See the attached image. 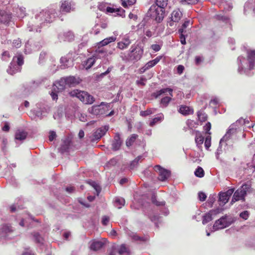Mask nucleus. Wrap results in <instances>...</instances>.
Masks as SVG:
<instances>
[{
    "mask_svg": "<svg viewBox=\"0 0 255 255\" xmlns=\"http://www.w3.org/2000/svg\"><path fill=\"white\" fill-rule=\"evenodd\" d=\"M122 5L125 8H127L133 5L136 2V0H121Z\"/></svg>",
    "mask_w": 255,
    "mask_h": 255,
    "instance_id": "35",
    "label": "nucleus"
},
{
    "mask_svg": "<svg viewBox=\"0 0 255 255\" xmlns=\"http://www.w3.org/2000/svg\"><path fill=\"white\" fill-rule=\"evenodd\" d=\"M33 237L35 241L37 243H42L43 241V238L40 236V235L38 233H35L33 234Z\"/></svg>",
    "mask_w": 255,
    "mask_h": 255,
    "instance_id": "47",
    "label": "nucleus"
},
{
    "mask_svg": "<svg viewBox=\"0 0 255 255\" xmlns=\"http://www.w3.org/2000/svg\"><path fill=\"white\" fill-rule=\"evenodd\" d=\"M166 92H168L170 97L165 96L162 98L160 101L161 107L164 108L166 107L171 101V98L173 97V89L170 88H163L152 94V96L155 98H157L158 97Z\"/></svg>",
    "mask_w": 255,
    "mask_h": 255,
    "instance_id": "4",
    "label": "nucleus"
},
{
    "mask_svg": "<svg viewBox=\"0 0 255 255\" xmlns=\"http://www.w3.org/2000/svg\"><path fill=\"white\" fill-rule=\"evenodd\" d=\"M178 111L183 115H188L193 113V110L192 108L184 105L181 106Z\"/></svg>",
    "mask_w": 255,
    "mask_h": 255,
    "instance_id": "25",
    "label": "nucleus"
},
{
    "mask_svg": "<svg viewBox=\"0 0 255 255\" xmlns=\"http://www.w3.org/2000/svg\"><path fill=\"white\" fill-rule=\"evenodd\" d=\"M56 132L54 131H50L49 132V140L52 141L56 138Z\"/></svg>",
    "mask_w": 255,
    "mask_h": 255,
    "instance_id": "57",
    "label": "nucleus"
},
{
    "mask_svg": "<svg viewBox=\"0 0 255 255\" xmlns=\"http://www.w3.org/2000/svg\"><path fill=\"white\" fill-rule=\"evenodd\" d=\"M108 56V50L103 47L98 46L94 54V57L96 59H102Z\"/></svg>",
    "mask_w": 255,
    "mask_h": 255,
    "instance_id": "17",
    "label": "nucleus"
},
{
    "mask_svg": "<svg viewBox=\"0 0 255 255\" xmlns=\"http://www.w3.org/2000/svg\"><path fill=\"white\" fill-rule=\"evenodd\" d=\"M130 43L128 38H125L122 41L118 43L117 47L121 50L127 48Z\"/></svg>",
    "mask_w": 255,
    "mask_h": 255,
    "instance_id": "27",
    "label": "nucleus"
},
{
    "mask_svg": "<svg viewBox=\"0 0 255 255\" xmlns=\"http://www.w3.org/2000/svg\"><path fill=\"white\" fill-rule=\"evenodd\" d=\"M154 112L152 111V110L151 109H147L146 111H141L140 113V115L141 116L145 117L148 115H150L152 114H153Z\"/></svg>",
    "mask_w": 255,
    "mask_h": 255,
    "instance_id": "46",
    "label": "nucleus"
},
{
    "mask_svg": "<svg viewBox=\"0 0 255 255\" xmlns=\"http://www.w3.org/2000/svg\"><path fill=\"white\" fill-rule=\"evenodd\" d=\"M138 136V135L136 134H131L128 138H127L126 143V145L128 147L131 146L137 138Z\"/></svg>",
    "mask_w": 255,
    "mask_h": 255,
    "instance_id": "30",
    "label": "nucleus"
},
{
    "mask_svg": "<svg viewBox=\"0 0 255 255\" xmlns=\"http://www.w3.org/2000/svg\"><path fill=\"white\" fill-rule=\"evenodd\" d=\"M107 11L109 13H115L117 15H122V13L124 12V10L120 8H114L111 7H107L106 8Z\"/></svg>",
    "mask_w": 255,
    "mask_h": 255,
    "instance_id": "28",
    "label": "nucleus"
},
{
    "mask_svg": "<svg viewBox=\"0 0 255 255\" xmlns=\"http://www.w3.org/2000/svg\"><path fill=\"white\" fill-rule=\"evenodd\" d=\"M23 63V57L21 56L13 58L9 68L7 70V72L10 75H13L15 73L20 71V66Z\"/></svg>",
    "mask_w": 255,
    "mask_h": 255,
    "instance_id": "6",
    "label": "nucleus"
},
{
    "mask_svg": "<svg viewBox=\"0 0 255 255\" xmlns=\"http://www.w3.org/2000/svg\"><path fill=\"white\" fill-rule=\"evenodd\" d=\"M54 86V90H56V88L57 89L58 92L62 91L64 90L67 86L66 81L65 78H61L59 81L56 82Z\"/></svg>",
    "mask_w": 255,
    "mask_h": 255,
    "instance_id": "21",
    "label": "nucleus"
},
{
    "mask_svg": "<svg viewBox=\"0 0 255 255\" xmlns=\"http://www.w3.org/2000/svg\"><path fill=\"white\" fill-rule=\"evenodd\" d=\"M69 147V142L68 141H65L63 143V144L61 146L60 148H59V151L61 153H64V152L66 151Z\"/></svg>",
    "mask_w": 255,
    "mask_h": 255,
    "instance_id": "39",
    "label": "nucleus"
},
{
    "mask_svg": "<svg viewBox=\"0 0 255 255\" xmlns=\"http://www.w3.org/2000/svg\"><path fill=\"white\" fill-rule=\"evenodd\" d=\"M143 54V47L140 43L132 45L125 59L129 61L135 62L139 60Z\"/></svg>",
    "mask_w": 255,
    "mask_h": 255,
    "instance_id": "2",
    "label": "nucleus"
},
{
    "mask_svg": "<svg viewBox=\"0 0 255 255\" xmlns=\"http://www.w3.org/2000/svg\"><path fill=\"white\" fill-rule=\"evenodd\" d=\"M2 231L5 233H9L13 231L12 227L9 225H4L2 227Z\"/></svg>",
    "mask_w": 255,
    "mask_h": 255,
    "instance_id": "43",
    "label": "nucleus"
},
{
    "mask_svg": "<svg viewBox=\"0 0 255 255\" xmlns=\"http://www.w3.org/2000/svg\"><path fill=\"white\" fill-rule=\"evenodd\" d=\"M154 169L158 173V179L161 181H165L170 176V171L162 168L160 165H155Z\"/></svg>",
    "mask_w": 255,
    "mask_h": 255,
    "instance_id": "10",
    "label": "nucleus"
},
{
    "mask_svg": "<svg viewBox=\"0 0 255 255\" xmlns=\"http://www.w3.org/2000/svg\"><path fill=\"white\" fill-rule=\"evenodd\" d=\"M167 2L168 0H156V4L155 5L165 8L167 5Z\"/></svg>",
    "mask_w": 255,
    "mask_h": 255,
    "instance_id": "41",
    "label": "nucleus"
},
{
    "mask_svg": "<svg viewBox=\"0 0 255 255\" xmlns=\"http://www.w3.org/2000/svg\"><path fill=\"white\" fill-rule=\"evenodd\" d=\"M75 9V4L72 1H61L60 10L62 12H70Z\"/></svg>",
    "mask_w": 255,
    "mask_h": 255,
    "instance_id": "9",
    "label": "nucleus"
},
{
    "mask_svg": "<svg viewBox=\"0 0 255 255\" xmlns=\"http://www.w3.org/2000/svg\"><path fill=\"white\" fill-rule=\"evenodd\" d=\"M178 32L180 34V41L182 44H186V40L185 36L183 35L184 31L183 28H180L178 30Z\"/></svg>",
    "mask_w": 255,
    "mask_h": 255,
    "instance_id": "45",
    "label": "nucleus"
},
{
    "mask_svg": "<svg viewBox=\"0 0 255 255\" xmlns=\"http://www.w3.org/2000/svg\"><path fill=\"white\" fill-rule=\"evenodd\" d=\"M165 14V8L159 6L152 5L147 12L146 17H149L157 22H160L163 19Z\"/></svg>",
    "mask_w": 255,
    "mask_h": 255,
    "instance_id": "3",
    "label": "nucleus"
},
{
    "mask_svg": "<svg viewBox=\"0 0 255 255\" xmlns=\"http://www.w3.org/2000/svg\"><path fill=\"white\" fill-rule=\"evenodd\" d=\"M192 134H195V142L198 147L201 146L204 141V137L201 133L197 130L192 131Z\"/></svg>",
    "mask_w": 255,
    "mask_h": 255,
    "instance_id": "24",
    "label": "nucleus"
},
{
    "mask_svg": "<svg viewBox=\"0 0 255 255\" xmlns=\"http://www.w3.org/2000/svg\"><path fill=\"white\" fill-rule=\"evenodd\" d=\"M116 39V37L114 36L109 37L108 38H106L101 41L98 44L100 46H103L108 44L109 43L115 41Z\"/></svg>",
    "mask_w": 255,
    "mask_h": 255,
    "instance_id": "32",
    "label": "nucleus"
},
{
    "mask_svg": "<svg viewBox=\"0 0 255 255\" xmlns=\"http://www.w3.org/2000/svg\"><path fill=\"white\" fill-rule=\"evenodd\" d=\"M214 212H215V211L211 210L203 216L202 220L203 224H206L212 220V214Z\"/></svg>",
    "mask_w": 255,
    "mask_h": 255,
    "instance_id": "29",
    "label": "nucleus"
},
{
    "mask_svg": "<svg viewBox=\"0 0 255 255\" xmlns=\"http://www.w3.org/2000/svg\"><path fill=\"white\" fill-rule=\"evenodd\" d=\"M86 104H92L95 101L94 98L87 92H86V96H85Z\"/></svg>",
    "mask_w": 255,
    "mask_h": 255,
    "instance_id": "42",
    "label": "nucleus"
},
{
    "mask_svg": "<svg viewBox=\"0 0 255 255\" xmlns=\"http://www.w3.org/2000/svg\"><path fill=\"white\" fill-rule=\"evenodd\" d=\"M151 48L155 51H158L161 49V47L158 44H152L151 46Z\"/></svg>",
    "mask_w": 255,
    "mask_h": 255,
    "instance_id": "60",
    "label": "nucleus"
},
{
    "mask_svg": "<svg viewBox=\"0 0 255 255\" xmlns=\"http://www.w3.org/2000/svg\"><path fill=\"white\" fill-rule=\"evenodd\" d=\"M27 132L22 130H17L15 134L16 140H23L27 136Z\"/></svg>",
    "mask_w": 255,
    "mask_h": 255,
    "instance_id": "26",
    "label": "nucleus"
},
{
    "mask_svg": "<svg viewBox=\"0 0 255 255\" xmlns=\"http://www.w3.org/2000/svg\"><path fill=\"white\" fill-rule=\"evenodd\" d=\"M211 138L210 136H208L207 137H206V138L205 139L204 144H205V146L207 150L209 149V147L211 146Z\"/></svg>",
    "mask_w": 255,
    "mask_h": 255,
    "instance_id": "48",
    "label": "nucleus"
},
{
    "mask_svg": "<svg viewBox=\"0 0 255 255\" xmlns=\"http://www.w3.org/2000/svg\"><path fill=\"white\" fill-rule=\"evenodd\" d=\"M249 215V213L248 211H245L240 213V217L245 220H247Z\"/></svg>",
    "mask_w": 255,
    "mask_h": 255,
    "instance_id": "56",
    "label": "nucleus"
},
{
    "mask_svg": "<svg viewBox=\"0 0 255 255\" xmlns=\"http://www.w3.org/2000/svg\"><path fill=\"white\" fill-rule=\"evenodd\" d=\"M128 252V249L125 245H122L119 249V252L120 254L126 253Z\"/></svg>",
    "mask_w": 255,
    "mask_h": 255,
    "instance_id": "54",
    "label": "nucleus"
},
{
    "mask_svg": "<svg viewBox=\"0 0 255 255\" xmlns=\"http://www.w3.org/2000/svg\"><path fill=\"white\" fill-rule=\"evenodd\" d=\"M163 119V115L162 114H160L158 117H155L152 120V121L149 123V126L151 127H153L157 123L162 121Z\"/></svg>",
    "mask_w": 255,
    "mask_h": 255,
    "instance_id": "36",
    "label": "nucleus"
},
{
    "mask_svg": "<svg viewBox=\"0 0 255 255\" xmlns=\"http://www.w3.org/2000/svg\"><path fill=\"white\" fill-rule=\"evenodd\" d=\"M125 204V200L122 197H117L115 200V205L118 209H121Z\"/></svg>",
    "mask_w": 255,
    "mask_h": 255,
    "instance_id": "31",
    "label": "nucleus"
},
{
    "mask_svg": "<svg viewBox=\"0 0 255 255\" xmlns=\"http://www.w3.org/2000/svg\"><path fill=\"white\" fill-rule=\"evenodd\" d=\"M186 124L187 126L191 129L192 128H193L195 125H197V124L194 121L190 120L187 121Z\"/></svg>",
    "mask_w": 255,
    "mask_h": 255,
    "instance_id": "52",
    "label": "nucleus"
},
{
    "mask_svg": "<svg viewBox=\"0 0 255 255\" xmlns=\"http://www.w3.org/2000/svg\"><path fill=\"white\" fill-rule=\"evenodd\" d=\"M146 81V79L143 77H141L140 79L136 81V83L138 85L144 86L145 82Z\"/></svg>",
    "mask_w": 255,
    "mask_h": 255,
    "instance_id": "50",
    "label": "nucleus"
},
{
    "mask_svg": "<svg viewBox=\"0 0 255 255\" xmlns=\"http://www.w3.org/2000/svg\"><path fill=\"white\" fill-rule=\"evenodd\" d=\"M195 175L198 177H203L204 176V171L203 168L201 167H198V168L196 169L195 172Z\"/></svg>",
    "mask_w": 255,
    "mask_h": 255,
    "instance_id": "40",
    "label": "nucleus"
},
{
    "mask_svg": "<svg viewBox=\"0 0 255 255\" xmlns=\"http://www.w3.org/2000/svg\"><path fill=\"white\" fill-rule=\"evenodd\" d=\"M55 14L53 11H42L36 15L34 18L31 19V20L27 24V28L29 31L35 30L36 32H40L38 27H41L45 23H50L53 21L55 18Z\"/></svg>",
    "mask_w": 255,
    "mask_h": 255,
    "instance_id": "1",
    "label": "nucleus"
},
{
    "mask_svg": "<svg viewBox=\"0 0 255 255\" xmlns=\"http://www.w3.org/2000/svg\"><path fill=\"white\" fill-rule=\"evenodd\" d=\"M96 58L94 57H91L88 58L85 63V67L86 69H90L95 63Z\"/></svg>",
    "mask_w": 255,
    "mask_h": 255,
    "instance_id": "33",
    "label": "nucleus"
},
{
    "mask_svg": "<svg viewBox=\"0 0 255 255\" xmlns=\"http://www.w3.org/2000/svg\"><path fill=\"white\" fill-rule=\"evenodd\" d=\"M250 188V186L248 184H245L243 185L240 188H239L234 193L233 199L231 201V204L240 200H245V197L246 196L247 192Z\"/></svg>",
    "mask_w": 255,
    "mask_h": 255,
    "instance_id": "5",
    "label": "nucleus"
},
{
    "mask_svg": "<svg viewBox=\"0 0 255 255\" xmlns=\"http://www.w3.org/2000/svg\"><path fill=\"white\" fill-rule=\"evenodd\" d=\"M150 219L152 222H154L156 223V221L159 220V217L157 215H153L149 217Z\"/></svg>",
    "mask_w": 255,
    "mask_h": 255,
    "instance_id": "61",
    "label": "nucleus"
},
{
    "mask_svg": "<svg viewBox=\"0 0 255 255\" xmlns=\"http://www.w3.org/2000/svg\"><path fill=\"white\" fill-rule=\"evenodd\" d=\"M58 39L61 41H72L74 39V35L72 31L63 32L58 35Z\"/></svg>",
    "mask_w": 255,
    "mask_h": 255,
    "instance_id": "13",
    "label": "nucleus"
},
{
    "mask_svg": "<svg viewBox=\"0 0 255 255\" xmlns=\"http://www.w3.org/2000/svg\"><path fill=\"white\" fill-rule=\"evenodd\" d=\"M246 122L245 120L241 118L239 120L237 121L236 123L234 124L236 125L237 126H238L239 128L240 127V126L245 125L246 124Z\"/></svg>",
    "mask_w": 255,
    "mask_h": 255,
    "instance_id": "55",
    "label": "nucleus"
},
{
    "mask_svg": "<svg viewBox=\"0 0 255 255\" xmlns=\"http://www.w3.org/2000/svg\"><path fill=\"white\" fill-rule=\"evenodd\" d=\"M98 25H96L95 26V27L93 28V32L95 35H97L100 33V28L98 27Z\"/></svg>",
    "mask_w": 255,
    "mask_h": 255,
    "instance_id": "63",
    "label": "nucleus"
},
{
    "mask_svg": "<svg viewBox=\"0 0 255 255\" xmlns=\"http://www.w3.org/2000/svg\"><path fill=\"white\" fill-rule=\"evenodd\" d=\"M110 221V218L108 216H104L102 217V223L103 225L106 226Z\"/></svg>",
    "mask_w": 255,
    "mask_h": 255,
    "instance_id": "53",
    "label": "nucleus"
},
{
    "mask_svg": "<svg viewBox=\"0 0 255 255\" xmlns=\"http://www.w3.org/2000/svg\"><path fill=\"white\" fill-rule=\"evenodd\" d=\"M21 41L19 39L14 40L12 42L13 46L16 48L19 47L21 46Z\"/></svg>",
    "mask_w": 255,
    "mask_h": 255,
    "instance_id": "58",
    "label": "nucleus"
},
{
    "mask_svg": "<svg viewBox=\"0 0 255 255\" xmlns=\"http://www.w3.org/2000/svg\"><path fill=\"white\" fill-rule=\"evenodd\" d=\"M61 63L62 64V68H66L72 66L73 65V60L69 57V54L66 56L62 57L60 59Z\"/></svg>",
    "mask_w": 255,
    "mask_h": 255,
    "instance_id": "22",
    "label": "nucleus"
},
{
    "mask_svg": "<svg viewBox=\"0 0 255 255\" xmlns=\"http://www.w3.org/2000/svg\"><path fill=\"white\" fill-rule=\"evenodd\" d=\"M238 129L239 127L236 124L234 123L232 124L229 127L225 135L221 139L220 144L221 145L223 142H226L230 139L233 135L237 133Z\"/></svg>",
    "mask_w": 255,
    "mask_h": 255,
    "instance_id": "8",
    "label": "nucleus"
},
{
    "mask_svg": "<svg viewBox=\"0 0 255 255\" xmlns=\"http://www.w3.org/2000/svg\"><path fill=\"white\" fill-rule=\"evenodd\" d=\"M197 116L199 120L201 122H205L207 120V115L202 111H198Z\"/></svg>",
    "mask_w": 255,
    "mask_h": 255,
    "instance_id": "37",
    "label": "nucleus"
},
{
    "mask_svg": "<svg viewBox=\"0 0 255 255\" xmlns=\"http://www.w3.org/2000/svg\"><path fill=\"white\" fill-rule=\"evenodd\" d=\"M86 92L79 91L78 90H74L70 93V95L72 97H76L78 98L81 102L86 104V100H85V96Z\"/></svg>",
    "mask_w": 255,
    "mask_h": 255,
    "instance_id": "15",
    "label": "nucleus"
},
{
    "mask_svg": "<svg viewBox=\"0 0 255 255\" xmlns=\"http://www.w3.org/2000/svg\"><path fill=\"white\" fill-rule=\"evenodd\" d=\"M229 225V222L227 221V217H222L215 222L213 226V228L215 230H217L225 228L228 227Z\"/></svg>",
    "mask_w": 255,
    "mask_h": 255,
    "instance_id": "12",
    "label": "nucleus"
},
{
    "mask_svg": "<svg viewBox=\"0 0 255 255\" xmlns=\"http://www.w3.org/2000/svg\"><path fill=\"white\" fill-rule=\"evenodd\" d=\"M161 59L160 57H157L155 59L151 60L149 62H148L146 64L145 66L147 67L148 69L149 68L153 67L154 65H155Z\"/></svg>",
    "mask_w": 255,
    "mask_h": 255,
    "instance_id": "34",
    "label": "nucleus"
},
{
    "mask_svg": "<svg viewBox=\"0 0 255 255\" xmlns=\"http://www.w3.org/2000/svg\"><path fill=\"white\" fill-rule=\"evenodd\" d=\"M122 143V141L121 139V137L120 134L119 133H116L114 139L112 142V149L114 150H119Z\"/></svg>",
    "mask_w": 255,
    "mask_h": 255,
    "instance_id": "18",
    "label": "nucleus"
},
{
    "mask_svg": "<svg viewBox=\"0 0 255 255\" xmlns=\"http://www.w3.org/2000/svg\"><path fill=\"white\" fill-rule=\"evenodd\" d=\"M11 18L10 13L4 10H0V22L7 23L10 21Z\"/></svg>",
    "mask_w": 255,
    "mask_h": 255,
    "instance_id": "20",
    "label": "nucleus"
},
{
    "mask_svg": "<svg viewBox=\"0 0 255 255\" xmlns=\"http://www.w3.org/2000/svg\"><path fill=\"white\" fill-rule=\"evenodd\" d=\"M211 123L209 122H208L206 125L204 127V130L209 134H210V132L209 131L211 129Z\"/></svg>",
    "mask_w": 255,
    "mask_h": 255,
    "instance_id": "59",
    "label": "nucleus"
},
{
    "mask_svg": "<svg viewBox=\"0 0 255 255\" xmlns=\"http://www.w3.org/2000/svg\"><path fill=\"white\" fill-rule=\"evenodd\" d=\"M108 129L109 126H107L99 128L93 133L92 136L91 137V141L93 142L99 140L105 134Z\"/></svg>",
    "mask_w": 255,
    "mask_h": 255,
    "instance_id": "11",
    "label": "nucleus"
},
{
    "mask_svg": "<svg viewBox=\"0 0 255 255\" xmlns=\"http://www.w3.org/2000/svg\"><path fill=\"white\" fill-rule=\"evenodd\" d=\"M248 59L250 64V69H253L254 67V63L255 62V50H247Z\"/></svg>",
    "mask_w": 255,
    "mask_h": 255,
    "instance_id": "19",
    "label": "nucleus"
},
{
    "mask_svg": "<svg viewBox=\"0 0 255 255\" xmlns=\"http://www.w3.org/2000/svg\"><path fill=\"white\" fill-rule=\"evenodd\" d=\"M229 198L226 195L225 193H220L219 194V201L222 202L223 206L228 202Z\"/></svg>",
    "mask_w": 255,
    "mask_h": 255,
    "instance_id": "38",
    "label": "nucleus"
},
{
    "mask_svg": "<svg viewBox=\"0 0 255 255\" xmlns=\"http://www.w3.org/2000/svg\"><path fill=\"white\" fill-rule=\"evenodd\" d=\"M109 105H105L102 102L100 105H94L89 109L90 113L94 115H101L106 114L107 111L108 110Z\"/></svg>",
    "mask_w": 255,
    "mask_h": 255,
    "instance_id": "7",
    "label": "nucleus"
},
{
    "mask_svg": "<svg viewBox=\"0 0 255 255\" xmlns=\"http://www.w3.org/2000/svg\"><path fill=\"white\" fill-rule=\"evenodd\" d=\"M130 237L132 239L135 241H145L146 239L144 237H140L138 236L137 234L132 233L130 235Z\"/></svg>",
    "mask_w": 255,
    "mask_h": 255,
    "instance_id": "44",
    "label": "nucleus"
},
{
    "mask_svg": "<svg viewBox=\"0 0 255 255\" xmlns=\"http://www.w3.org/2000/svg\"><path fill=\"white\" fill-rule=\"evenodd\" d=\"M182 16L181 11L178 9H175L171 14V20L168 22V25L170 26L173 25L174 22H178Z\"/></svg>",
    "mask_w": 255,
    "mask_h": 255,
    "instance_id": "14",
    "label": "nucleus"
},
{
    "mask_svg": "<svg viewBox=\"0 0 255 255\" xmlns=\"http://www.w3.org/2000/svg\"><path fill=\"white\" fill-rule=\"evenodd\" d=\"M184 70V67L181 65H178L177 68V71L179 74H181Z\"/></svg>",
    "mask_w": 255,
    "mask_h": 255,
    "instance_id": "62",
    "label": "nucleus"
},
{
    "mask_svg": "<svg viewBox=\"0 0 255 255\" xmlns=\"http://www.w3.org/2000/svg\"><path fill=\"white\" fill-rule=\"evenodd\" d=\"M104 243L102 241H94L90 245V249L93 251H97L103 247Z\"/></svg>",
    "mask_w": 255,
    "mask_h": 255,
    "instance_id": "23",
    "label": "nucleus"
},
{
    "mask_svg": "<svg viewBox=\"0 0 255 255\" xmlns=\"http://www.w3.org/2000/svg\"><path fill=\"white\" fill-rule=\"evenodd\" d=\"M234 191V189H230L228 190H227L226 192H224V193H225L226 195L228 197V198H229L230 197L233 193Z\"/></svg>",
    "mask_w": 255,
    "mask_h": 255,
    "instance_id": "64",
    "label": "nucleus"
},
{
    "mask_svg": "<svg viewBox=\"0 0 255 255\" xmlns=\"http://www.w3.org/2000/svg\"><path fill=\"white\" fill-rule=\"evenodd\" d=\"M206 195L204 193L202 192H200L198 193V198L200 201H204L206 200Z\"/></svg>",
    "mask_w": 255,
    "mask_h": 255,
    "instance_id": "51",
    "label": "nucleus"
},
{
    "mask_svg": "<svg viewBox=\"0 0 255 255\" xmlns=\"http://www.w3.org/2000/svg\"><path fill=\"white\" fill-rule=\"evenodd\" d=\"M141 158H142V156H138L137 157H136V158L134 160H133V161L131 162V164H130V168H133L134 166H135L137 164V163H138V162L139 160L140 159H141Z\"/></svg>",
    "mask_w": 255,
    "mask_h": 255,
    "instance_id": "49",
    "label": "nucleus"
},
{
    "mask_svg": "<svg viewBox=\"0 0 255 255\" xmlns=\"http://www.w3.org/2000/svg\"><path fill=\"white\" fill-rule=\"evenodd\" d=\"M65 78L66 81L67 85L68 87L75 86L81 82V79L78 77L69 76Z\"/></svg>",
    "mask_w": 255,
    "mask_h": 255,
    "instance_id": "16",
    "label": "nucleus"
}]
</instances>
